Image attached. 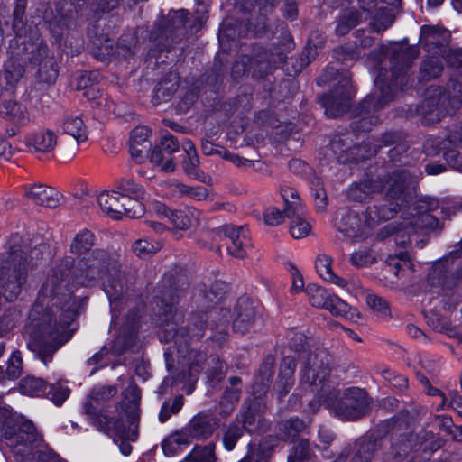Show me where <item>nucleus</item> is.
I'll list each match as a JSON object with an SVG mask.
<instances>
[{
  "label": "nucleus",
  "instance_id": "obj_47",
  "mask_svg": "<svg viewBox=\"0 0 462 462\" xmlns=\"http://www.w3.org/2000/svg\"><path fill=\"white\" fill-rule=\"evenodd\" d=\"M143 198H132L122 196V203L125 210L121 211V218L125 216L129 218H139L144 214L145 208L141 199Z\"/></svg>",
  "mask_w": 462,
  "mask_h": 462
},
{
  "label": "nucleus",
  "instance_id": "obj_56",
  "mask_svg": "<svg viewBox=\"0 0 462 462\" xmlns=\"http://www.w3.org/2000/svg\"><path fill=\"white\" fill-rule=\"evenodd\" d=\"M23 370L22 353L19 350L14 351L7 362L6 374L8 379L15 380L20 377Z\"/></svg>",
  "mask_w": 462,
  "mask_h": 462
},
{
  "label": "nucleus",
  "instance_id": "obj_60",
  "mask_svg": "<svg viewBox=\"0 0 462 462\" xmlns=\"http://www.w3.org/2000/svg\"><path fill=\"white\" fill-rule=\"evenodd\" d=\"M24 69L21 64H16L13 60H9L5 64V79L6 81L14 85L17 83L23 76Z\"/></svg>",
  "mask_w": 462,
  "mask_h": 462
},
{
  "label": "nucleus",
  "instance_id": "obj_45",
  "mask_svg": "<svg viewBox=\"0 0 462 462\" xmlns=\"http://www.w3.org/2000/svg\"><path fill=\"white\" fill-rule=\"evenodd\" d=\"M244 428L241 427L236 420L222 428V442L225 448L231 451L235 448L237 441L244 435Z\"/></svg>",
  "mask_w": 462,
  "mask_h": 462
},
{
  "label": "nucleus",
  "instance_id": "obj_61",
  "mask_svg": "<svg viewBox=\"0 0 462 462\" xmlns=\"http://www.w3.org/2000/svg\"><path fill=\"white\" fill-rule=\"evenodd\" d=\"M132 250L138 257L146 258L155 254L158 247L146 239H139L133 244Z\"/></svg>",
  "mask_w": 462,
  "mask_h": 462
},
{
  "label": "nucleus",
  "instance_id": "obj_2",
  "mask_svg": "<svg viewBox=\"0 0 462 462\" xmlns=\"http://www.w3.org/2000/svg\"><path fill=\"white\" fill-rule=\"evenodd\" d=\"M188 277L181 273H167L163 276L156 296L167 317L172 315L171 319H166L161 332L160 338L163 342L174 341L175 344L187 345L190 340H199L204 337V325L208 320L211 310H219L217 308L228 291V284L222 281H215L210 285H200L193 299L197 310L192 311L188 327H181L184 320L182 311H179L176 305L180 302L189 288Z\"/></svg>",
  "mask_w": 462,
  "mask_h": 462
},
{
  "label": "nucleus",
  "instance_id": "obj_3",
  "mask_svg": "<svg viewBox=\"0 0 462 462\" xmlns=\"http://www.w3.org/2000/svg\"><path fill=\"white\" fill-rule=\"evenodd\" d=\"M419 48L415 45H409L406 42H395L391 44L386 51V56L390 62V70L381 68L378 70L374 80L375 87L380 90V95H368L360 104V114L362 118L359 121L360 127L370 130L367 125L378 123L374 116L366 117L370 114L382 109L395 94L408 87L412 80L409 69L414 60L419 56Z\"/></svg>",
  "mask_w": 462,
  "mask_h": 462
},
{
  "label": "nucleus",
  "instance_id": "obj_37",
  "mask_svg": "<svg viewBox=\"0 0 462 462\" xmlns=\"http://www.w3.org/2000/svg\"><path fill=\"white\" fill-rule=\"evenodd\" d=\"M23 50L27 59L35 66L43 62L44 60L53 59V57L49 56L48 47L40 37L26 42Z\"/></svg>",
  "mask_w": 462,
  "mask_h": 462
},
{
  "label": "nucleus",
  "instance_id": "obj_49",
  "mask_svg": "<svg viewBox=\"0 0 462 462\" xmlns=\"http://www.w3.org/2000/svg\"><path fill=\"white\" fill-rule=\"evenodd\" d=\"M367 305L382 319L391 317L389 303L381 296L368 292L365 297Z\"/></svg>",
  "mask_w": 462,
  "mask_h": 462
},
{
  "label": "nucleus",
  "instance_id": "obj_24",
  "mask_svg": "<svg viewBox=\"0 0 462 462\" xmlns=\"http://www.w3.org/2000/svg\"><path fill=\"white\" fill-rule=\"evenodd\" d=\"M265 405L262 401H245L236 416V421L248 432L255 431L262 420Z\"/></svg>",
  "mask_w": 462,
  "mask_h": 462
},
{
  "label": "nucleus",
  "instance_id": "obj_36",
  "mask_svg": "<svg viewBox=\"0 0 462 462\" xmlns=\"http://www.w3.org/2000/svg\"><path fill=\"white\" fill-rule=\"evenodd\" d=\"M179 88V78L177 74L171 72L165 79L161 80L156 88L152 102L158 105L161 102L168 101Z\"/></svg>",
  "mask_w": 462,
  "mask_h": 462
},
{
  "label": "nucleus",
  "instance_id": "obj_26",
  "mask_svg": "<svg viewBox=\"0 0 462 462\" xmlns=\"http://www.w3.org/2000/svg\"><path fill=\"white\" fill-rule=\"evenodd\" d=\"M24 195L34 204L50 208H57L61 198L54 188L43 184H32L25 187Z\"/></svg>",
  "mask_w": 462,
  "mask_h": 462
},
{
  "label": "nucleus",
  "instance_id": "obj_7",
  "mask_svg": "<svg viewBox=\"0 0 462 462\" xmlns=\"http://www.w3.org/2000/svg\"><path fill=\"white\" fill-rule=\"evenodd\" d=\"M26 253L12 250L0 266V289L7 301L15 300L21 294L27 280L28 267Z\"/></svg>",
  "mask_w": 462,
  "mask_h": 462
},
{
  "label": "nucleus",
  "instance_id": "obj_16",
  "mask_svg": "<svg viewBox=\"0 0 462 462\" xmlns=\"http://www.w3.org/2000/svg\"><path fill=\"white\" fill-rule=\"evenodd\" d=\"M382 179L386 182V199L402 204L408 187L417 179V176L415 170L395 169Z\"/></svg>",
  "mask_w": 462,
  "mask_h": 462
},
{
  "label": "nucleus",
  "instance_id": "obj_41",
  "mask_svg": "<svg viewBox=\"0 0 462 462\" xmlns=\"http://www.w3.org/2000/svg\"><path fill=\"white\" fill-rule=\"evenodd\" d=\"M331 264H332L331 257H329L326 254L319 255L316 260L315 266H316L317 272L319 274V276L322 279H324L331 283L337 284L338 286H341V287L346 286V284H347L346 281L341 277L337 276L333 273Z\"/></svg>",
  "mask_w": 462,
  "mask_h": 462
},
{
  "label": "nucleus",
  "instance_id": "obj_5",
  "mask_svg": "<svg viewBox=\"0 0 462 462\" xmlns=\"http://www.w3.org/2000/svg\"><path fill=\"white\" fill-rule=\"evenodd\" d=\"M289 347L298 355L300 364V384L303 389L323 388L330 375L331 356L325 348L313 347L300 332L294 333Z\"/></svg>",
  "mask_w": 462,
  "mask_h": 462
},
{
  "label": "nucleus",
  "instance_id": "obj_14",
  "mask_svg": "<svg viewBox=\"0 0 462 462\" xmlns=\"http://www.w3.org/2000/svg\"><path fill=\"white\" fill-rule=\"evenodd\" d=\"M336 226L340 233L353 241L364 240L370 235L372 228L365 213L362 217L347 208L339 211Z\"/></svg>",
  "mask_w": 462,
  "mask_h": 462
},
{
  "label": "nucleus",
  "instance_id": "obj_31",
  "mask_svg": "<svg viewBox=\"0 0 462 462\" xmlns=\"http://www.w3.org/2000/svg\"><path fill=\"white\" fill-rule=\"evenodd\" d=\"M97 203L104 213L116 220L121 219V211L125 210L122 195L116 189L101 192L97 197Z\"/></svg>",
  "mask_w": 462,
  "mask_h": 462
},
{
  "label": "nucleus",
  "instance_id": "obj_4",
  "mask_svg": "<svg viewBox=\"0 0 462 462\" xmlns=\"http://www.w3.org/2000/svg\"><path fill=\"white\" fill-rule=\"evenodd\" d=\"M76 282L82 286H95L102 282L111 301L120 300L125 291V274L116 254L96 248L80 257L72 272Z\"/></svg>",
  "mask_w": 462,
  "mask_h": 462
},
{
  "label": "nucleus",
  "instance_id": "obj_63",
  "mask_svg": "<svg viewBox=\"0 0 462 462\" xmlns=\"http://www.w3.org/2000/svg\"><path fill=\"white\" fill-rule=\"evenodd\" d=\"M441 56L449 67L454 68L457 73L462 76V50L448 49Z\"/></svg>",
  "mask_w": 462,
  "mask_h": 462
},
{
  "label": "nucleus",
  "instance_id": "obj_62",
  "mask_svg": "<svg viewBox=\"0 0 462 462\" xmlns=\"http://www.w3.org/2000/svg\"><path fill=\"white\" fill-rule=\"evenodd\" d=\"M182 165L187 175L192 177L193 179L201 180V171L199 167V160L198 153L187 155V158L183 161Z\"/></svg>",
  "mask_w": 462,
  "mask_h": 462
},
{
  "label": "nucleus",
  "instance_id": "obj_25",
  "mask_svg": "<svg viewBox=\"0 0 462 462\" xmlns=\"http://www.w3.org/2000/svg\"><path fill=\"white\" fill-rule=\"evenodd\" d=\"M233 330L236 333L245 334L253 328L256 311L253 302L245 297L239 298L235 309Z\"/></svg>",
  "mask_w": 462,
  "mask_h": 462
},
{
  "label": "nucleus",
  "instance_id": "obj_21",
  "mask_svg": "<svg viewBox=\"0 0 462 462\" xmlns=\"http://www.w3.org/2000/svg\"><path fill=\"white\" fill-rule=\"evenodd\" d=\"M216 234L220 238L228 239L231 245H227L228 253L237 258H244L246 255L247 236L245 226L236 227L232 225H224L216 229Z\"/></svg>",
  "mask_w": 462,
  "mask_h": 462
},
{
  "label": "nucleus",
  "instance_id": "obj_43",
  "mask_svg": "<svg viewBox=\"0 0 462 462\" xmlns=\"http://www.w3.org/2000/svg\"><path fill=\"white\" fill-rule=\"evenodd\" d=\"M48 385L39 377L26 376L19 382V390L23 394L29 396H42L46 393Z\"/></svg>",
  "mask_w": 462,
  "mask_h": 462
},
{
  "label": "nucleus",
  "instance_id": "obj_34",
  "mask_svg": "<svg viewBox=\"0 0 462 462\" xmlns=\"http://www.w3.org/2000/svg\"><path fill=\"white\" fill-rule=\"evenodd\" d=\"M124 401L121 408L126 413L129 422L134 425L139 419L140 390L135 385H130L123 393Z\"/></svg>",
  "mask_w": 462,
  "mask_h": 462
},
{
  "label": "nucleus",
  "instance_id": "obj_30",
  "mask_svg": "<svg viewBox=\"0 0 462 462\" xmlns=\"http://www.w3.org/2000/svg\"><path fill=\"white\" fill-rule=\"evenodd\" d=\"M206 361L208 365L207 376L211 382H220L226 372V364L217 356H210L205 358L202 353L198 354L195 360L190 365V374H199L202 370V362Z\"/></svg>",
  "mask_w": 462,
  "mask_h": 462
},
{
  "label": "nucleus",
  "instance_id": "obj_54",
  "mask_svg": "<svg viewBox=\"0 0 462 462\" xmlns=\"http://www.w3.org/2000/svg\"><path fill=\"white\" fill-rule=\"evenodd\" d=\"M25 0H16L13 11V30L16 37H22L25 30L23 16L25 14Z\"/></svg>",
  "mask_w": 462,
  "mask_h": 462
},
{
  "label": "nucleus",
  "instance_id": "obj_15",
  "mask_svg": "<svg viewBox=\"0 0 462 462\" xmlns=\"http://www.w3.org/2000/svg\"><path fill=\"white\" fill-rule=\"evenodd\" d=\"M306 292L309 301L313 307L326 309L336 317H345L347 315L348 305L327 290L316 284H309Z\"/></svg>",
  "mask_w": 462,
  "mask_h": 462
},
{
  "label": "nucleus",
  "instance_id": "obj_44",
  "mask_svg": "<svg viewBox=\"0 0 462 462\" xmlns=\"http://www.w3.org/2000/svg\"><path fill=\"white\" fill-rule=\"evenodd\" d=\"M241 391L239 389L226 388L218 402L219 415L222 418H227L232 414L236 403L240 399Z\"/></svg>",
  "mask_w": 462,
  "mask_h": 462
},
{
  "label": "nucleus",
  "instance_id": "obj_19",
  "mask_svg": "<svg viewBox=\"0 0 462 462\" xmlns=\"http://www.w3.org/2000/svg\"><path fill=\"white\" fill-rule=\"evenodd\" d=\"M210 317L204 325V333L209 331L208 339L214 346L221 347L229 337L228 326L231 320L229 309L222 308L219 310H214L209 312Z\"/></svg>",
  "mask_w": 462,
  "mask_h": 462
},
{
  "label": "nucleus",
  "instance_id": "obj_52",
  "mask_svg": "<svg viewBox=\"0 0 462 462\" xmlns=\"http://www.w3.org/2000/svg\"><path fill=\"white\" fill-rule=\"evenodd\" d=\"M150 160L154 165L161 167L162 171L172 172L175 170L172 158H169L163 150L157 145L152 151Z\"/></svg>",
  "mask_w": 462,
  "mask_h": 462
},
{
  "label": "nucleus",
  "instance_id": "obj_10",
  "mask_svg": "<svg viewBox=\"0 0 462 462\" xmlns=\"http://www.w3.org/2000/svg\"><path fill=\"white\" fill-rule=\"evenodd\" d=\"M87 0H61L56 6L57 14L50 23V31L56 41H60L67 31L77 27L87 18Z\"/></svg>",
  "mask_w": 462,
  "mask_h": 462
},
{
  "label": "nucleus",
  "instance_id": "obj_20",
  "mask_svg": "<svg viewBox=\"0 0 462 462\" xmlns=\"http://www.w3.org/2000/svg\"><path fill=\"white\" fill-rule=\"evenodd\" d=\"M220 420L211 411H202L194 415L183 428L190 439L206 440L218 429Z\"/></svg>",
  "mask_w": 462,
  "mask_h": 462
},
{
  "label": "nucleus",
  "instance_id": "obj_50",
  "mask_svg": "<svg viewBox=\"0 0 462 462\" xmlns=\"http://www.w3.org/2000/svg\"><path fill=\"white\" fill-rule=\"evenodd\" d=\"M311 448L308 439H300L288 456V462H310Z\"/></svg>",
  "mask_w": 462,
  "mask_h": 462
},
{
  "label": "nucleus",
  "instance_id": "obj_27",
  "mask_svg": "<svg viewBox=\"0 0 462 462\" xmlns=\"http://www.w3.org/2000/svg\"><path fill=\"white\" fill-rule=\"evenodd\" d=\"M151 131L145 126H137L132 130L129 139V152L138 163L144 162L152 147L149 137Z\"/></svg>",
  "mask_w": 462,
  "mask_h": 462
},
{
  "label": "nucleus",
  "instance_id": "obj_9",
  "mask_svg": "<svg viewBox=\"0 0 462 462\" xmlns=\"http://www.w3.org/2000/svg\"><path fill=\"white\" fill-rule=\"evenodd\" d=\"M1 430L14 454L20 457L42 440L34 424L22 417H17L14 423H7Z\"/></svg>",
  "mask_w": 462,
  "mask_h": 462
},
{
  "label": "nucleus",
  "instance_id": "obj_39",
  "mask_svg": "<svg viewBox=\"0 0 462 462\" xmlns=\"http://www.w3.org/2000/svg\"><path fill=\"white\" fill-rule=\"evenodd\" d=\"M94 245L95 235L88 229H83L71 241L69 252L80 258L89 254Z\"/></svg>",
  "mask_w": 462,
  "mask_h": 462
},
{
  "label": "nucleus",
  "instance_id": "obj_55",
  "mask_svg": "<svg viewBox=\"0 0 462 462\" xmlns=\"http://www.w3.org/2000/svg\"><path fill=\"white\" fill-rule=\"evenodd\" d=\"M389 267H393V273L398 275L399 272L404 268H411V263L407 252L401 251L398 254H391L385 260Z\"/></svg>",
  "mask_w": 462,
  "mask_h": 462
},
{
  "label": "nucleus",
  "instance_id": "obj_53",
  "mask_svg": "<svg viewBox=\"0 0 462 462\" xmlns=\"http://www.w3.org/2000/svg\"><path fill=\"white\" fill-rule=\"evenodd\" d=\"M116 190L119 191L122 196L132 198H144L145 194L144 189L132 179L121 180L116 186Z\"/></svg>",
  "mask_w": 462,
  "mask_h": 462
},
{
  "label": "nucleus",
  "instance_id": "obj_11",
  "mask_svg": "<svg viewBox=\"0 0 462 462\" xmlns=\"http://www.w3.org/2000/svg\"><path fill=\"white\" fill-rule=\"evenodd\" d=\"M284 60L285 56L282 53H270L266 50L258 51L253 58L243 55L233 64L231 75L234 79H238L245 73H251L253 78L260 79Z\"/></svg>",
  "mask_w": 462,
  "mask_h": 462
},
{
  "label": "nucleus",
  "instance_id": "obj_32",
  "mask_svg": "<svg viewBox=\"0 0 462 462\" xmlns=\"http://www.w3.org/2000/svg\"><path fill=\"white\" fill-rule=\"evenodd\" d=\"M364 14L362 10L358 11L353 7L344 9L337 19L336 34L338 36L346 35L360 22L365 20Z\"/></svg>",
  "mask_w": 462,
  "mask_h": 462
},
{
  "label": "nucleus",
  "instance_id": "obj_35",
  "mask_svg": "<svg viewBox=\"0 0 462 462\" xmlns=\"http://www.w3.org/2000/svg\"><path fill=\"white\" fill-rule=\"evenodd\" d=\"M26 144L33 147L36 152H46L56 146L57 137L50 130H40L27 135Z\"/></svg>",
  "mask_w": 462,
  "mask_h": 462
},
{
  "label": "nucleus",
  "instance_id": "obj_12",
  "mask_svg": "<svg viewBox=\"0 0 462 462\" xmlns=\"http://www.w3.org/2000/svg\"><path fill=\"white\" fill-rule=\"evenodd\" d=\"M354 93L350 74L347 71H342L339 73L337 87L329 94L322 96L319 102L325 108L327 116L338 117L349 109Z\"/></svg>",
  "mask_w": 462,
  "mask_h": 462
},
{
  "label": "nucleus",
  "instance_id": "obj_46",
  "mask_svg": "<svg viewBox=\"0 0 462 462\" xmlns=\"http://www.w3.org/2000/svg\"><path fill=\"white\" fill-rule=\"evenodd\" d=\"M114 430L119 441V448L124 456H128L132 452V446L128 440L135 441L137 439V430H132L130 433L125 432V428L121 427L119 421L114 422ZM117 443V440H115Z\"/></svg>",
  "mask_w": 462,
  "mask_h": 462
},
{
  "label": "nucleus",
  "instance_id": "obj_6",
  "mask_svg": "<svg viewBox=\"0 0 462 462\" xmlns=\"http://www.w3.org/2000/svg\"><path fill=\"white\" fill-rule=\"evenodd\" d=\"M307 428L299 417H291L276 424V435H267L257 445L249 448L247 455L239 462H269L280 440L292 442Z\"/></svg>",
  "mask_w": 462,
  "mask_h": 462
},
{
  "label": "nucleus",
  "instance_id": "obj_28",
  "mask_svg": "<svg viewBox=\"0 0 462 462\" xmlns=\"http://www.w3.org/2000/svg\"><path fill=\"white\" fill-rule=\"evenodd\" d=\"M375 0H368L367 5L364 4L361 6V10L365 14V20L368 16L372 19L368 25L371 32L380 33L392 25L394 16L390 9L384 7L375 8Z\"/></svg>",
  "mask_w": 462,
  "mask_h": 462
},
{
  "label": "nucleus",
  "instance_id": "obj_42",
  "mask_svg": "<svg viewBox=\"0 0 462 462\" xmlns=\"http://www.w3.org/2000/svg\"><path fill=\"white\" fill-rule=\"evenodd\" d=\"M216 444L209 442L207 445H197L192 451L180 462H217Z\"/></svg>",
  "mask_w": 462,
  "mask_h": 462
},
{
  "label": "nucleus",
  "instance_id": "obj_13",
  "mask_svg": "<svg viewBox=\"0 0 462 462\" xmlns=\"http://www.w3.org/2000/svg\"><path fill=\"white\" fill-rule=\"evenodd\" d=\"M370 410L367 393L361 388L346 389L337 402L335 411L338 417L346 420H356L366 416Z\"/></svg>",
  "mask_w": 462,
  "mask_h": 462
},
{
  "label": "nucleus",
  "instance_id": "obj_58",
  "mask_svg": "<svg viewBox=\"0 0 462 462\" xmlns=\"http://www.w3.org/2000/svg\"><path fill=\"white\" fill-rule=\"evenodd\" d=\"M117 393L116 387L111 385H104L98 388H95L92 390L90 394L88 395V399L87 401H90L93 403H97L99 402H106L115 396Z\"/></svg>",
  "mask_w": 462,
  "mask_h": 462
},
{
  "label": "nucleus",
  "instance_id": "obj_48",
  "mask_svg": "<svg viewBox=\"0 0 462 462\" xmlns=\"http://www.w3.org/2000/svg\"><path fill=\"white\" fill-rule=\"evenodd\" d=\"M37 66L38 70L36 77L40 82L47 84H52L55 82L58 77V69L54 59L44 60L43 62H41Z\"/></svg>",
  "mask_w": 462,
  "mask_h": 462
},
{
  "label": "nucleus",
  "instance_id": "obj_8",
  "mask_svg": "<svg viewBox=\"0 0 462 462\" xmlns=\"http://www.w3.org/2000/svg\"><path fill=\"white\" fill-rule=\"evenodd\" d=\"M187 15L188 12L183 9L170 11L156 22L151 32V39L158 43L162 51H169L187 36Z\"/></svg>",
  "mask_w": 462,
  "mask_h": 462
},
{
  "label": "nucleus",
  "instance_id": "obj_22",
  "mask_svg": "<svg viewBox=\"0 0 462 462\" xmlns=\"http://www.w3.org/2000/svg\"><path fill=\"white\" fill-rule=\"evenodd\" d=\"M449 33L438 26L423 25L420 29V42L421 46L432 54L442 55L447 51Z\"/></svg>",
  "mask_w": 462,
  "mask_h": 462
},
{
  "label": "nucleus",
  "instance_id": "obj_51",
  "mask_svg": "<svg viewBox=\"0 0 462 462\" xmlns=\"http://www.w3.org/2000/svg\"><path fill=\"white\" fill-rule=\"evenodd\" d=\"M443 71L441 62L435 57L425 60L420 65V77L423 80H429L439 77Z\"/></svg>",
  "mask_w": 462,
  "mask_h": 462
},
{
  "label": "nucleus",
  "instance_id": "obj_18",
  "mask_svg": "<svg viewBox=\"0 0 462 462\" xmlns=\"http://www.w3.org/2000/svg\"><path fill=\"white\" fill-rule=\"evenodd\" d=\"M62 129L69 138L66 141L68 146L60 147V156L69 161L75 157L79 143L87 140L86 128L79 116H68L63 121Z\"/></svg>",
  "mask_w": 462,
  "mask_h": 462
},
{
  "label": "nucleus",
  "instance_id": "obj_38",
  "mask_svg": "<svg viewBox=\"0 0 462 462\" xmlns=\"http://www.w3.org/2000/svg\"><path fill=\"white\" fill-rule=\"evenodd\" d=\"M182 429L167 437L162 443V448L166 456H174L183 451L189 444L191 439L185 434Z\"/></svg>",
  "mask_w": 462,
  "mask_h": 462
},
{
  "label": "nucleus",
  "instance_id": "obj_23",
  "mask_svg": "<svg viewBox=\"0 0 462 462\" xmlns=\"http://www.w3.org/2000/svg\"><path fill=\"white\" fill-rule=\"evenodd\" d=\"M383 447V441L371 435L356 439L352 447L346 448L342 452L352 455L350 462H371L375 452Z\"/></svg>",
  "mask_w": 462,
  "mask_h": 462
},
{
  "label": "nucleus",
  "instance_id": "obj_29",
  "mask_svg": "<svg viewBox=\"0 0 462 462\" xmlns=\"http://www.w3.org/2000/svg\"><path fill=\"white\" fill-rule=\"evenodd\" d=\"M402 204L394 200H387L384 197L383 203L368 207L365 210L368 223L374 227L382 222L393 219L400 211Z\"/></svg>",
  "mask_w": 462,
  "mask_h": 462
},
{
  "label": "nucleus",
  "instance_id": "obj_59",
  "mask_svg": "<svg viewBox=\"0 0 462 462\" xmlns=\"http://www.w3.org/2000/svg\"><path fill=\"white\" fill-rule=\"evenodd\" d=\"M295 369V358L290 356H284L280 364L278 379L294 382Z\"/></svg>",
  "mask_w": 462,
  "mask_h": 462
},
{
  "label": "nucleus",
  "instance_id": "obj_33",
  "mask_svg": "<svg viewBox=\"0 0 462 462\" xmlns=\"http://www.w3.org/2000/svg\"><path fill=\"white\" fill-rule=\"evenodd\" d=\"M0 114L14 125L24 126L30 122L27 108L14 100H6L1 104Z\"/></svg>",
  "mask_w": 462,
  "mask_h": 462
},
{
  "label": "nucleus",
  "instance_id": "obj_64",
  "mask_svg": "<svg viewBox=\"0 0 462 462\" xmlns=\"http://www.w3.org/2000/svg\"><path fill=\"white\" fill-rule=\"evenodd\" d=\"M375 257L372 254V252L366 248L354 252L350 256V262L356 267H365L370 263H373Z\"/></svg>",
  "mask_w": 462,
  "mask_h": 462
},
{
  "label": "nucleus",
  "instance_id": "obj_1",
  "mask_svg": "<svg viewBox=\"0 0 462 462\" xmlns=\"http://www.w3.org/2000/svg\"><path fill=\"white\" fill-rule=\"evenodd\" d=\"M74 260L68 257L53 269L42 288L40 296L29 313L26 333L28 348L46 365L53 354L68 342L75 328L78 304L68 289V275Z\"/></svg>",
  "mask_w": 462,
  "mask_h": 462
},
{
  "label": "nucleus",
  "instance_id": "obj_40",
  "mask_svg": "<svg viewBox=\"0 0 462 462\" xmlns=\"http://www.w3.org/2000/svg\"><path fill=\"white\" fill-rule=\"evenodd\" d=\"M84 412L87 414L91 423L100 431L108 433L111 429L112 420L99 411L97 406L90 401H86L84 403ZM114 429V426H113Z\"/></svg>",
  "mask_w": 462,
  "mask_h": 462
},
{
  "label": "nucleus",
  "instance_id": "obj_17",
  "mask_svg": "<svg viewBox=\"0 0 462 462\" xmlns=\"http://www.w3.org/2000/svg\"><path fill=\"white\" fill-rule=\"evenodd\" d=\"M154 209L159 215L169 219L175 229L174 235L176 236L180 230L186 231L199 224L200 213L191 207L183 209H171L164 204L158 203L154 206Z\"/></svg>",
  "mask_w": 462,
  "mask_h": 462
},
{
  "label": "nucleus",
  "instance_id": "obj_57",
  "mask_svg": "<svg viewBox=\"0 0 462 462\" xmlns=\"http://www.w3.org/2000/svg\"><path fill=\"white\" fill-rule=\"evenodd\" d=\"M310 230L311 226L310 223L305 219V216L291 221L290 233L295 239H300L307 236Z\"/></svg>",
  "mask_w": 462,
  "mask_h": 462
}]
</instances>
